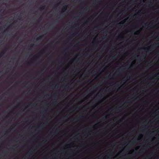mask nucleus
Returning <instances> with one entry per match:
<instances>
[{
	"instance_id": "a211bd4d",
	"label": "nucleus",
	"mask_w": 159,
	"mask_h": 159,
	"mask_svg": "<svg viewBox=\"0 0 159 159\" xmlns=\"http://www.w3.org/2000/svg\"><path fill=\"white\" fill-rule=\"evenodd\" d=\"M32 62L31 61H30L28 62V64L29 65H30L32 63Z\"/></svg>"
},
{
	"instance_id": "6e6552de",
	"label": "nucleus",
	"mask_w": 159,
	"mask_h": 159,
	"mask_svg": "<svg viewBox=\"0 0 159 159\" xmlns=\"http://www.w3.org/2000/svg\"><path fill=\"white\" fill-rule=\"evenodd\" d=\"M140 30H138L134 33V34L135 35H138L140 33Z\"/></svg>"
},
{
	"instance_id": "4be33fe9",
	"label": "nucleus",
	"mask_w": 159,
	"mask_h": 159,
	"mask_svg": "<svg viewBox=\"0 0 159 159\" xmlns=\"http://www.w3.org/2000/svg\"><path fill=\"white\" fill-rule=\"evenodd\" d=\"M20 16H18V17H19L18 19H19V20H20V19H19V18H20Z\"/></svg>"
},
{
	"instance_id": "7ed1b4c3",
	"label": "nucleus",
	"mask_w": 159,
	"mask_h": 159,
	"mask_svg": "<svg viewBox=\"0 0 159 159\" xmlns=\"http://www.w3.org/2000/svg\"><path fill=\"white\" fill-rule=\"evenodd\" d=\"M69 88V86L68 85H66L64 87V90L63 91H66V89H68Z\"/></svg>"
},
{
	"instance_id": "20e7f679",
	"label": "nucleus",
	"mask_w": 159,
	"mask_h": 159,
	"mask_svg": "<svg viewBox=\"0 0 159 159\" xmlns=\"http://www.w3.org/2000/svg\"><path fill=\"white\" fill-rule=\"evenodd\" d=\"M137 87H134L132 89L131 91L132 92H137Z\"/></svg>"
},
{
	"instance_id": "aec40b11",
	"label": "nucleus",
	"mask_w": 159,
	"mask_h": 159,
	"mask_svg": "<svg viewBox=\"0 0 159 159\" xmlns=\"http://www.w3.org/2000/svg\"><path fill=\"white\" fill-rule=\"evenodd\" d=\"M34 45V44H31L30 45V47H33Z\"/></svg>"
},
{
	"instance_id": "dca6fc26",
	"label": "nucleus",
	"mask_w": 159,
	"mask_h": 159,
	"mask_svg": "<svg viewBox=\"0 0 159 159\" xmlns=\"http://www.w3.org/2000/svg\"><path fill=\"white\" fill-rule=\"evenodd\" d=\"M157 44H153L150 47L152 48V47L154 46H155V45H157Z\"/></svg>"
},
{
	"instance_id": "9b49d317",
	"label": "nucleus",
	"mask_w": 159,
	"mask_h": 159,
	"mask_svg": "<svg viewBox=\"0 0 159 159\" xmlns=\"http://www.w3.org/2000/svg\"><path fill=\"white\" fill-rule=\"evenodd\" d=\"M149 48H143V49L144 50H145L148 51L149 50Z\"/></svg>"
},
{
	"instance_id": "473e14b6",
	"label": "nucleus",
	"mask_w": 159,
	"mask_h": 159,
	"mask_svg": "<svg viewBox=\"0 0 159 159\" xmlns=\"http://www.w3.org/2000/svg\"><path fill=\"white\" fill-rule=\"evenodd\" d=\"M1 29V27L0 28V29Z\"/></svg>"
},
{
	"instance_id": "5701e85b",
	"label": "nucleus",
	"mask_w": 159,
	"mask_h": 159,
	"mask_svg": "<svg viewBox=\"0 0 159 159\" xmlns=\"http://www.w3.org/2000/svg\"><path fill=\"white\" fill-rule=\"evenodd\" d=\"M45 49H44L43 50V52H45Z\"/></svg>"
},
{
	"instance_id": "bb28decb",
	"label": "nucleus",
	"mask_w": 159,
	"mask_h": 159,
	"mask_svg": "<svg viewBox=\"0 0 159 159\" xmlns=\"http://www.w3.org/2000/svg\"><path fill=\"white\" fill-rule=\"evenodd\" d=\"M142 91H143V92H144V90H142Z\"/></svg>"
},
{
	"instance_id": "f3484780",
	"label": "nucleus",
	"mask_w": 159,
	"mask_h": 159,
	"mask_svg": "<svg viewBox=\"0 0 159 159\" xmlns=\"http://www.w3.org/2000/svg\"><path fill=\"white\" fill-rule=\"evenodd\" d=\"M30 99V100H31V99H35V98H34V99H33L32 98H31V97H30V99Z\"/></svg>"
},
{
	"instance_id": "393cba45",
	"label": "nucleus",
	"mask_w": 159,
	"mask_h": 159,
	"mask_svg": "<svg viewBox=\"0 0 159 159\" xmlns=\"http://www.w3.org/2000/svg\"><path fill=\"white\" fill-rule=\"evenodd\" d=\"M112 58H115V57L114 56H113L112 57Z\"/></svg>"
},
{
	"instance_id": "f8f14e48",
	"label": "nucleus",
	"mask_w": 159,
	"mask_h": 159,
	"mask_svg": "<svg viewBox=\"0 0 159 159\" xmlns=\"http://www.w3.org/2000/svg\"><path fill=\"white\" fill-rule=\"evenodd\" d=\"M42 17H40L39 19H38V20H37V21L38 22H39V21H40V20H42Z\"/></svg>"
},
{
	"instance_id": "39448f33",
	"label": "nucleus",
	"mask_w": 159,
	"mask_h": 159,
	"mask_svg": "<svg viewBox=\"0 0 159 159\" xmlns=\"http://www.w3.org/2000/svg\"><path fill=\"white\" fill-rule=\"evenodd\" d=\"M43 35H41L40 36H39L36 38V40H39L43 38Z\"/></svg>"
},
{
	"instance_id": "cd10ccee",
	"label": "nucleus",
	"mask_w": 159,
	"mask_h": 159,
	"mask_svg": "<svg viewBox=\"0 0 159 159\" xmlns=\"http://www.w3.org/2000/svg\"><path fill=\"white\" fill-rule=\"evenodd\" d=\"M12 25H10V26H12Z\"/></svg>"
},
{
	"instance_id": "9d476101",
	"label": "nucleus",
	"mask_w": 159,
	"mask_h": 159,
	"mask_svg": "<svg viewBox=\"0 0 159 159\" xmlns=\"http://www.w3.org/2000/svg\"><path fill=\"white\" fill-rule=\"evenodd\" d=\"M45 6H42L41 7H40V9H41V10H43V9H44L45 7Z\"/></svg>"
},
{
	"instance_id": "c756f323",
	"label": "nucleus",
	"mask_w": 159,
	"mask_h": 159,
	"mask_svg": "<svg viewBox=\"0 0 159 159\" xmlns=\"http://www.w3.org/2000/svg\"><path fill=\"white\" fill-rule=\"evenodd\" d=\"M57 6H55V7H56Z\"/></svg>"
},
{
	"instance_id": "a878e982",
	"label": "nucleus",
	"mask_w": 159,
	"mask_h": 159,
	"mask_svg": "<svg viewBox=\"0 0 159 159\" xmlns=\"http://www.w3.org/2000/svg\"><path fill=\"white\" fill-rule=\"evenodd\" d=\"M66 50H67V49H65V50H64V51H65Z\"/></svg>"
},
{
	"instance_id": "4468645a",
	"label": "nucleus",
	"mask_w": 159,
	"mask_h": 159,
	"mask_svg": "<svg viewBox=\"0 0 159 159\" xmlns=\"http://www.w3.org/2000/svg\"><path fill=\"white\" fill-rule=\"evenodd\" d=\"M159 73H157V74H155L154 76L155 77L157 76H159Z\"/></svg>"
},
{
	"instance_id": "2f4dec72",
	"label": "nucleus",
	"mask_w": 159,
	"mask_h": 159,
	"mask_svg": "<svg viewBox=\"0 0 159 159\" xmlns=\"http://www.w3.org/2000/svg\"><path fill=\"white\" fill-rule=\"evenodd\" d=\"M5 99V100H6V99Z\"/></svg>"
},
{
	"instance_id": "f03ea898",
	"label": "nucleus",
	"mask_w": 159,
	"mask_h": 159,
	"mask_svg": "<svg viewBox=\"0 0 159 159\" xmlns=\"http://www.w3.org/2000/svg\"><path fill=\"white\" fill-rule=\"evenodd\" d=\"M67 8V6H63L62 9L61 13L64 12L66 10Z\"/></svg>"
},
{
	"instance_id": "423d86ee",
	"label": "nucleus",
	"mask_w": 159,
	"mask_h": 159,
	"mask_svg": "<svg viewBox=\"0 0 159 159\" xmlns=\"http://www.w3.org/2000/svg\"><path fill=\"white\" fill-rule=\"evenodd\" d=\"M116 87L115 88V89H116V90H118L119 89H120V87H119L118 89L116 88V87H118L119 86V84H118L116 83Z\"/></svg>"
},
{
	"instance_id": "7c9ffc66",
	"label": "nucleus",
	"mask_w": 159,
	"mask_h": 159,
	"mask_svg": "<svg viewBox=\"0 0 159 159\" xmlns=\"http://www.w3.org/2000/svg\"><path fill=\"white\" fill-rule=\"evenodd\" d=\"M0 100L2 99H0Z\"/></svg>"
},
{
	"instance_id": "c85d7f7f",
	"label": "nucleus",
	"mask_w": 159,
	"mask_h": 159,
	"mask_svg": "<svg viewBox=\"0 0 159 159\" xmlns=\"http://www.w3.org/2000/svg\"><path fill=\"white\" fill-rule=\"evenodd\" d=\"M153 79V78H151V79Z\"/></svg>"
},
{
	"instance_id": "412c9836",
	"label": "nucleus",
	"mask_w": 159,
	"mask_h": 159,
	"mask_svg": "<svg viewBox=\"0 0 159 159\" xmlns=\"http://www.w3.org/2000/svg\"><path fill=\"white\" fill-rule=\"evenodd\" d=\"M54 85H55V86H56V85L55 84H53L52 86V89H53V86H54Z\"/></svg>"
},
{
	"instance_id": "1a4fd4ad",
	"label": "nucleus",
	"mask_w": 159,
	"mask_h": 159,
	"mask_svg": "<svg viewBox=\"0 0 159 159\" xmlns=\"http://www.w3.org/2000/svg\"><path fill=\"white\" fill-rule=\"evenodd\" d=\"M125 22V20H123V21H121L120 23V24H124V23Z\"/></svg>"
},
{
	"instance_id": "f257e3e1",
	"label": "nucleus",
	"mask_w": 159,
	"mask_h": 159,
	"mask_svg": "<svg viewBox=\"0 0 159 159\" xmlns=\"http://www.w3.org/2000/svg\"><path fill=\"white\" fill-rule=\"evenodd\" d=\"M87 99L86 98H83V99H80L79 98H77L75 99V98H72V99H67V98H65V99ZM107 99L106 98H102V99ZM121 99V98H115V99ZM138 99L137 98L134 99ZM143 99V98H141L139 99Z\"/></svg>"
},
{
	"instance_id": "0eeeda50",
	"label": "nucleus",
	"mask_w": 159,
	"mask_h": 159,
	"mask_svg": "<svg viewBox=\"0 0 159 159\" xmlns=\"http://www.w3.org/2000/svg\"><path fill=\"white\" fill-rule=\"evenodd\" d=\"M4 53V52L3 51H2L0 52V58L2 57Z\"/></svg>"
},
{
	"instance_id": "ddd939ff",
	"label": "nucleus",
	"mask_w": 159,
	"mask_h": 159,
	"mask_svg": "<svg viewBox=\"0 0 159 159\" xmlns=\"http://www.w3.org/2000/svg\"><path fill=\"white\" fill-rule=\"evenodd\" d=\"M93 89H98V88L96 87V86H95L93 87Z\"/></svg>"
},
{
	"instance_id": "b1692460",
	"label": "nucleus",
	"mask_w": 159,
	"mask_h": 159,
	"mask_svg": "<svg viewBox=\"0 0 159 159\" xmlns=\"http://www.w3.org/2000/svg\"><path fill=\"white\" fill-rule=\"evenodd\" d=\"M132 76H131V77H129V79H130L132 78Z\"/></svg>"
},
{
	"instance_id": "6ab92c4d",
	"label": "nucleus",
	"mask_w": 159,
	"mask_h": 159,
	"mask_svg": "<svg viewBox=\"0 0 159 159\" xmlns=\"http://www.w3.org/2000/svg\"><path fill=\"white\" fill-rule=\"evenodd\" d=\"M79 16H76V17H75V19H79Z\"/></svg>"
},
{
	"instance_id": "2eb2a0df",
	"label": "nucleus",
	"mask_w": 159,
	"mask_h": 159,
	"mask_svg": "<svg viewBox=\"0 0 159 159\" xmlns=\"http://www.w3.org/2000/svg\"><path fill=\"white\" fill-rule=\"evenodd\" d=\"M111 76V75H109L108 77L106 78L107 79H111L110 77Z\"/></svg>"
}]
</instances>
